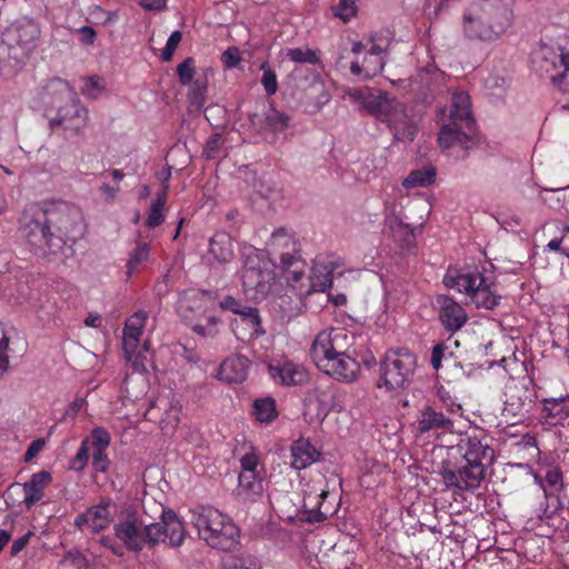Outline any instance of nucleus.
<instances>
[{"instance_id":"1","label":"nucleus","mask_w":569,"mask_h":569,"mask_svg":"<svg viewBox=\"0 0 569 569\" xmlns=\"http://www.w3.org/2000/svg\"><path fill=\"white\" fill-rule=\"evenodd\" d=\"M20 231L33 253L56 260L83 236V217L79 208L67 202L30 204L22 213Z\"/></svg>"},{"instance_id":"38","label":"nucleus","mask_w":569,"mask_h":569,"mask_svg":"<svg viewBox=\"0 0 569 569\" xmlns=\"http://www.w3.org/2000/svg\"><path fill=\"white\" fill-rule=\"evenodd\" d=\"M124 358L132 365V368L137 372H146L150 362L149 358V342L144 341L142 345L139 343V348H133L131 352H123Z\"/></svg>"},{"instance_id":"2","label":"nucleus","mask_w":569,"mask_h":569,"mask_svg":"<svg viewBox=\"0 0 569 569\" xmlns=\"http://www.w3.org/2000/svg\"><path fill=\"white\" fill-rule=\"evenodd\" d=\"M355 337L345 328H328L320 331L311 346L310 356L316 367L332 379L352 383L361 372L360 363L349 350Z\"/></svg>"},{"instance_id":"23","label":"nucleus","mask_w":569,"mask_h":569,"mask_svg":"<svg viewBox=\"0 0 569 569\" xmlns=\"http://www.w3.org/2000/svg\"><path fill=\"white\" fill-rule=\"evenodd\" d=\"M251 124L260 132H280L288 128L289 117L272 106L263 107L261 111L250 116Z\"/></svg>"},{"instance_id":"47","label":"nucleus","mask_w":569,"mask_h":569,"mask_svg":"<svg viewBox=\"0 0 569 569\" xmlns=\"http://www.w3.org/2000/svg\"><path fill=\"white\" fill-rule=\"evenodd\" d=\"M331 10L335 17L349 22L357 13V6L353 0H338Z\"/></svg>"},{"instance_id":"13","label":"nucleus","mask_w":569,"mask_h":569,"mask_svg":"<svg viewBox=\"0 0 569 569\" xmlns=\"http://www.w3.org/2000/svg\"><path fill=\"white\" fill-rule=\"evenodd\" d=\"M114 503L110 499L88 508L74 519V526L84 533H98L107 529L114 518Z\"/></svg>"},{"instance_id":"11","label":"nucleus","mask_w":569,"mask_h":569,"mask_svg":"<svg viewBox=\"0 0 569 569\" xmlns=\"http://www.w3.org/2000/svg\"><path fill=\"white\" fill-rule=\"evenodd\" d=\"M89 123V110L76 97L57 110L49 124L52 129L62 128L76 134L81 133Z\"/></svg>"},{"instance_id":"14","label":"nucleus","mask_w":569,"mask_h":569,"mask_svg":"<svg viewBox=\"0 0 569 569\" xmlns=\"http://www.w3.org/2000/svg\"><path fill=\"white\" fill-rule=\"evenodd\" d=\"M486 470L478 465L467 463L456 470L446 468L441 471L443 483L448 488H455L460 491L475 490L480 487L485 479Z\"/></svg>"},{"instance_id":"9","label":"nucleus","mask_w":569,"mask_h":569,"mask_svg":"<svg viewBox=\"0 0 569 569\" xmlns=\"http://www.w3.org/2000/svg\"><path fill=\"white\" fill-rule=\"evenodd\" d=\"M417 367V356L408 348L389 349L380 362L378 387L396 392L408 388L413 381Z\"/></svg>"},{"instance_id":"26","label":"nucleus","mask_w":569,"mask_h":569,"mask_svg":"<svg viewBox=\"0 0 569 569\" xmlns=\"http://www.w3.org/2000/svg\"><path fill=\"white\" fill-rule=\"evenodd\" d=\"M452 427V420L441 411H437L432 406L425 405L419 410L417 429L420 433H426L432 430L449 431Z\"/></svg>"},{"instance_id":"45","label":"nucleus","mask_w":569,"mask_h":569,"mask_svg":"<svg viewBox=\"0 0 569 569\" xmlns=\"http://www.w3.org/2000/svg\"><path fill=\"white\" fill-rule=\"evenodd\" d=\"M300 300L301 299L297 297L296 300H293L289 296H279L274 299L273 303L279 308L282 313V318L291 319L300 312Z\"/></svg>"},{"instance_id":"16","label":"nucleus","mask_w":569,"mask_h":569,"mask_svg":"<svg viewBox=\"0 0 569 569\" xmlns=\"http://www.w3.org/2000/svg\"><path fill=\"white\" fill-rule=\"evenodd\" d=\"M266 256L273 262L274 268L277 269L300 254L298 243L293 236L284 229H278L271 234V238L267 243Z\"/></svg>"},{"instance_id":"48","label":"nucleus","mask_w":569,"mask_h":569,"mask_svg":"<svg viewBox=\"0 0 569 569\" xmlns=\"http://www.w3.org/2000/svg\"><path fill=\"white\" fill-rule=\"evenodd\" d=\"M240 473H260L266 472L258 453L254 450L247 452L240 459Z\"/></svg>"},{"instance_id":"15","label":"nucleus","mask_w":569,"mask_h":569,"mask_svg":"<svg viewBox=\"0 0 569 569\" xmlns=\"http://www.w3.org/2000/svg\"><path fill=\"white\" fill-rule=\"evenodd\" d=\"M268 371L273 382L281 386H301L309 380L307 369L288 358L270 360Z\"/></svg>"},{"instance_id":"24","label":"nucleus","mask_w":569,"mask_h":569,"mask_svg":"<svg viewBox=\"0 0 569 569\" xmlns=\"http://www.w3.org/2000/svg\"><path fill=\"white\" fill-rule=\"evenodd\" d=\"M471 130L472 126H462L457 123V121L448 120L439 131L438 142L442 149H449L455 146L466 149L470 141Z\"/></svg>"},{"instance_id":"6","label":"nucleus","mask_w":569,"mask_h":569,"mask_svg":"<svg viewBox=\"0 0 569 569\" xmlns=\"http://www.w3.org/2000/svg\"><path fill=\"white\" fill-rule=\"evenodd\" d=\"M191 523L199 538L211 548L230 551L239 543V528L230 517L213 507L201 506L193 510Z\"/></svg>"},{"instance_id":"4","label":"nucleus","mask_w":569,"mask_h":569,"mask_svg":"<svg viewBox=\"0 0 569 569\" xmlns=\"http://www.w3.org/2000/svg\"><path fill=\"white\" fill-rule=\"evenodd\" d=\"M511 11L502 0H480L462 16V33L470 41H497L511 26Z\"/></svg>"},{"instance_id":"57","label":"nucleus","mask_w":569,"mask_h":569,"mask_svg":"<svg viewBox=\"0 0 569 569\" xmlns=\"http://www.w3.org/2000/svg\"><path fill=\"white\" fill-rule=\"evenodd\" d=\"M91 439L96 449H107L111 441L110 433L102 427L91 431Z\"/></svg>"},{"instance_id":"43","label":"nucleus","mask_w":569,"mask_h":569,"mask_svg":"<svg viewBox=\"0 0 569 569\" xmlns=\"http://www.w3.org/2000/svg\"><path fill=\"white\" fill-rule=\"evenodd\" d=\"M307 97L318 107H322L328 103L331 98L325 87V83L319 78H316L310 82L307 89Z\"/></svg>"},{"instance_id":"61","label":"nucleus","mask_w":569,"mask_h":569,"mask_svg":"<svg viewBox=\"0 0 569 569\" xmlns=\"http://www.w3.org/2000/svg\"><path fill=\"white\" fill-rule=\"evenodd\" d=\"M545 479L549 486L557 487L562 482V472L557 466H549Z\"/></svg>"},{"instance_id":"51","label":"nucleus","mask_w":569,"mask_h":569,"mask_svg":"<svg viewBox=\"0 0 569 569\" xmlns=\"http://www.w3.org/2000/svg\"><path fill=\"white\" fill-rule=\"evenodd\" d=\"M260 68L263 71L261 83L264 91L270 96L274 94L278 90L276 72L270 69L268 62H263Z\"/></svg>"},{"instance_id":"63","label":"nucleus","mask_w":569,"mask_h":569,"mask_svg":"<svg viewBox=\"0 0 569 569\" xmlns=\"http://www.w3.org/2000/svg\"><path fill=\"white\" fill-rule=\"evenodd\" d=\"M223 64L228 68H234L240 61L239 51L237 48L227 49L221 57Z\"/></svg>"},{"instance_id":"55","label":"nucleus","mask_w":569,"mask_h":569,"mask_svg":"<svg viewBox=\"0 0 569 569\" xmlns=\"http://www.w3.org/2000/svg\"><path fill=\"white\" fill-rule=\"evenodd\" d=\"M370 48L368 53L371 56L383 57V53L387 51L389 41L385 37L380 34H372L369 39Z\"/></svg>"},{"instance_id":"31","label":"nucleus","mask_w":569,"mask_h":569,"mask_svg":"<svg viewBox=\"0 0 569 569\" xmlns=\"http://www.w3.org/2000/svg\"><path fill=\"white\" fill-rule=\"evenodd\" d=\"M51 481V475L47 471L33 473L28 482L23 485V503L27 509H31L44 497V489Z\"/></svg>"},{"instance_id":"44","label":"nucleus","mask_w":569,"mask_h":569,"mask_svg":"<svg viewBox=\"0 0 569 569\" xmlns=\"http://www.w3.org/2000/svg\"><path fill=\"white\" fill-rule=\"evenodd\" d=\"M223 569H261L257 558L250 555L229 556L223 561Z\"/></svg>"},{"instance_id":"56","label":"nucleus","mask_w":569,"mask_h":569,"mask_svg":"<svg viewBox=\"0 0 569 569\" xmlns=\"http://www.w3.org/2000/svg\"><path fill=\"white\" fill-rule=\"evenodd\" d=\"M182 39V34L180 31L176 30L173 31L170 37L168 38V41L166 43L164 49L162 50L161 58L163 61H170L173 57V53L180 43Z\"/></svg>"},{"instance_id":"37","label":"nucleus","mask_w":569,"mask_h":569,"mask_svg":"<svg viewBox=\"0 0 569 569\" xmlns=\"http://www.w3.org/2000/svg\"><path fill=\"white\" fill-rule=\"evenodd\" d=\"M436 180V169L426 167L411 171L402 181L406 189L425 188L431 186Z\"/></svg>"},{"instance_id":"46","label":"nucleus","mask_w":569,"mask_h":569,"mask_svg":"<svg viewBox=\"0 0 569 569\" xmlns=\"http://www.w3.org/2000/svg\"><path fill=\"white\" fill-rule=\"evenodd\" d=\"M286 56L291 61L299 63L317 64L320 61L318 51L309 48H290L287 50Z\"/></svg>"},{"instance_id":"5","label":"nucleus","mask_w":569,"mask_h":569,"mask_svg":"<svg viewBox=\"0 0 569 569\" xmlns=\"http://www.w3.org/2000/svg\"><path fill=\"white\" fill-rule=\"evenodd\" d=\"M114 538L129 551L139 552L160 543L162 536L158 523L139 506H126L117 515Z\"/></svg>"},{"instance_id":"42","label":"nucleus","mask_w":569,"mask_h":569,"mask_svg":"<svg viewBox=\"0 0 569 569\" xmlns=\"http://www.w3.org/2000/svg\"><path fill=\"white\" fill-rule=\"evenodd\" d=\"M253 415L260 422H270L277 417L276 402L272 398L258 399L253 403Z\"/></svg>"},{"instance_id":"30","label":"nucleus","mask_w":569,"mask_h":569,"mask_svg":"<svg viewBox=\"0 0 569 569\" xmlns=\"http://www.w3.org/2000/svg\"><path fill=\"white\" fill-rule=\"evenodd\" d=\"M320 451L308 439L300 438L291 446V466L302 470L317 462Z\"/></svg>"},{"instance_id":"17","label":"nucleus","mask_w":569,"mask_h":569,"mask_svg":"<svg viewBox=\"0 0 569 569\" xmlns=\"http://www.w3.org/2000/svg\"><path fill=\"white\" fill-rule=\"evenodd\" d=\"M337 267H339V263L333 257L318 254L308 274L311 283L306 288L309 290V295L312 292H323L328 289L332 283V273Z\"/></svg>"},{"instance_id":"25","label":"nucleus","mask_w":569,"mask_h":569,"mask_svg":"<svg viewBox=\"0 0 569 569\" xmlns=\"http://www.w3.org/2000/svg\"><path fill=\"white\" fill-rule=\"evenodd\" d=\"M385 231L401 247L409 244L413 234L407 223L396 214V204L385 202Z\"/></svg>"},{"instance_id":"50","label":"nucleus","mask_w":569,"mask_h":569,"mask_svg":"<svg viewBox=\"0 0 569 569\" xmlns=\"http://www.w3.org/2000/svg\"><path fill=\"white\" fill-rule=\"evenodd\" d=\"M104 87L98 77H88L81 87V93L89 99H98L103 92Z\"/></svg>"},{"instance_id":"12","label":"nucleus","mask_w":569,"mask_h":569,"mask_svg":"<svg viewBox=\"0 0 569 569\" xmlns=\"http://www.w3.org/2000/svg\"><path fill=\"white\" fill-rule=\"evenodd\" d=\"M181 409L179 400L158 397L156 401L150 403L144 417L147 420L158 423L164 433H171L180 422Z\"/></svg>"},{"instance_id":"53","label":"nucleus","mask_w":569,"mask_h":569,"mask_svg":"<svg viewBox=\"0 0 569 569\" xmlns=\"http://www.w3.org/2000/svg\"><path fill=\"white\" fill-rule=\"evenodd\" d=\"M223 147L220 133L212 134L206 142L203 154L207 159H216L220 156Z\"/></svg>"},{"instance_id":"33","label":"nucleus","mask_w":569,"mask_h":569,"mask_svg":"<svg viewBox=\"0 0 569 569\" xmlns=\"http://www.w3.org/2000/svg\"><path fill=\"white\" fill-rule=\"evenodd\" d=\"M470 98L466 92H455L451 98V107L448 120L457 121L462 126H473L470 109Z\"/></svg>"},{"instance_id":"62","label":"nucleus","mask_w":569,"mask_h":569,"mask_svg":"<svg viewBox=\"0 0 569 569\" xmlns=\"http://www.w3.org/2000/svg\"><path fill=\"white\" fill-rule=\"evenodd\" d=\"M99 542L101 546L108 548L111 550V552L114 555V556H118V557H122L123 556V549H122V546L119 545L113 537H110V536H102L100 539H99Z\"/></svg>"},{"instance_id":"22","label":"nucleus","mask_w":569,"mask_h":569,"mask_svg":"<svg viewBox=\"0 0 569 569\" xmlns=\"http://www.w3.org/2000/svg\"><path fill=\"white\" fill-rule=\"evenodd\" d=\"M162 539L160 543L167 542L171 547H180L186 539V529L177 513L171 509L161 507V522H157Z\"/></svg>"},{"instance_id":"3","label":"nucleus","mask_w":569,"mask_h":569,"mask_svg":"<svg viewBox=\"0 0 569 569\" xmlns=\"http://www.w3.org/2000/svg\"><path fill=\"white\" fill-rule=\"evenodd\" d=\"M347 96L362 110L387 123L398 141H412L417 134V122L407 112L406 106L388 92L370 87L353 88Z\"/></svg>"},{"instance_id":"58","label":"nucleus","mask_w":569,"mask_h":569,"mask_svg":"<svg viewBox=\"0 0 569 569\" xmlns=\"http://www.w3.org/2000/svg\"><path fill=\"white\" fill-rule=\"evenodd\" d=\"M89 440L86 439L81 442V446L78 450V453L71 461V468L74 470H82L89 459V448H88Z\"/></svg>"},{"instance_id":"19","label":"nucleus","mask_w":569,"mask_h":569,"mask_svg":"<svg viewBox=\"0 0 569 569\" xmlns=\"http://www.w3.org/2000/svg\"><path fill=\"white\" fill-rule=\"evenodd\" d=\"M436 303L439 309V319L447 331L457 332L467 322L468 315L465 308L453 298L439 295Z\"/></svg>"},{"instance_id":"18","label":"nucleus","mask_w":569,"mask_h":569,"mask_svg":"<svg viewBox=\"0 0 569 569\" xmlns=\"http://www.w3.org/2000/svg\"><path fill=\"white\" fill-rule=\"evenodd\" d=\"M277 270L284 278L288 287L295 291L297 298L302 299L309 296V290L305 287H309L310 278L306 273L307 263L301 256L293 258V260L277 268Z\"/></svg>"},{"instance_id":"10","label":"nucleus","mask_w":569,"mask_h":569,"mask_svg":"<svg viewBox=\"0 0 569 569\" xmlns=\"http://www.w3.org/2000/svg\"><path fill=\"white\" fill-rule=\"evenodd\" d=\"M39 36V27L33 21H14L4 30L2 44L10 59L23 63L37 47Z\"/></svg>"},{"instance_id":"41","label":"nucleus","mask_w":569,"mask_h":569,"mask_svg":"<svg viewBox=\"0 0 569 569\" xmlns=\"http://www.w3.org/2000/svg\"><path fill=\"white\" fill-rule=\"evenodd\" d=\"M150 244L147 242H137L136 247L131 250L127 262V274L132 276L140 264L149 259Z\"/></svg>"},{"instance_id":"64","label":"nucleus","mask_w":569,"mask_h":569,"mask_svg":"<svg viewBox=\"0 0 569 569\" xmlns=\"http://www.w3.org/2000/svg\"><path fill=\"white\" fill-rule=\"evenodd\" d=\"M447 347L442 343H438L432 348L431 351V366L435 370H439L441 368V361L445 356Z\"/></svg>"},{"instance_id":"49","label":"nucleus","mask_w":569,"mask_h":569,"mask_svg":"<svg viewBox=\"0 0 569 569\" xmlns=\"http://www.w3.org/2000/svg\"><path fill=\"white\" fill-rule=\"evenodd\" d=\"M220 319L217 317H209L206 321V325L196 323L192 326V330L201 337L214 338L220 331Z\"/></svg>"},{"instance_id":"32","label":"nucleus","mask_w":569,"mask_h":569,"mask_svg":"<svg viewBox=\"0 0 569 569\" xmlns=\"http://www.w3.org/2000/svg\"><path fill=\"white\" fill-rule=\"evenodd\" d=\"M239 495L244 499L254 500L261 497L266 488V472L239 473Z\"/></svg>"},{"instance_id":"28","label":"nucleus","mask_w":569,"mask_h":569,"mask_svg":"<svg viewBox=\"0 0 569 569\" xmlns=\"http://www.w3.org/2000/svg\"><path fill=\"white\" fill-rule=\"evenodd\" d=\"M250 361L244 356H230L219 369V379L228 383H240L247 379Z\"/></svg>"},{"instance_id":"60","label":"nucleus","mask_w":569,"mask_h":569,"mask_svg":"<svg viewBox=\"0 0 569 569\" xmlns=\"http://www.w3.org/2000/svg\"><path fill=\"white\" fill-rule=\"evenodd\" d=\"M569 401V396L567 398H555L549 400L548 409L550 411H555L556 415H569V407L567 402Z\"/></svg>"},{"instance_id":"27","label":"nucleus","mask_w":569,"mask_h":569,"mask_svg":"<svg viewBox=\"0 0 569 569\" xmlns=\"http://www.w3.org/2000/svg\"><path fill=\"white\" fill-rule=\"evenodd\" d=\"M148 320V312L139 310L127 319L122 332L123 352H131L139 348L140 339Z\"/></svg>"},{"instance_id":"52","label":"nucleus","mask_w":569,"mask_h":569,"mask_svg":"<svg viewBox=\"0 0 569 569\" xmlns=\"http://www.w3.org/2000/svg\"><path fill=\"white\" fill-rule=\"evenodd\" d=\"M61 566H71L74 569H89L87 558L80 551H68L60 560Z\"/></svg>"},{"instance_id":"29","label":"nucleus","mask_w":569,"mask_h":569,"mask_svg":"<svg viewBox=\"0 0 569 569\" xmlns=\"http://www.w3.org/2000/svg\"><path fill=\"white\" fill-rule=\"evenodd\" d=\"M76 97L68 81L61 78L48 80L39 92V98L44 106L54 104L62 100H70Z\"/></svg>"},{"instance_id":"54","label":"nucleus","mask_w":569,"mask_h":569,"mask_svg":"<svg viewBox=\"0 0 569 569\" xmlns=\"http://www.w3.org/2000/svg\"><path fill=\"white\" fill-rule=\"evenodd\" d=\"M177 72L179 80L182 84L191 83L194 76V61L192 58H187L178 67Z\"/></svg>"},{"instance_id":"34","label":"nucleus","mask_w":569,"mask_h":569,"mask_svg":"<svg viewBox=\"0 0 569 569\" xmlns=\"http://www.w3.org/2000/svg\"><path fill=\"white\" fill-rule=\"evenodd\" d=\"M220 307L224 310H230L236 315H239L243 321L251 326L256 330L260 323V317L258 310L253 307L242 305L240 301L232 297H226L220 302Z\"/></svg>"},{"instance_id":"36","label":"nucleus","mask_w":569,"mask_h":569,"mask_svg":"<svg viewBox=\"0 0 569 569\" xmlns=\"http://www.w3.org/2000/svg\"><path fill=\"white\" fill-rule=\"evenodd\" d=\"M209 253L219 262H229L233 258V244L226 233H217L210 240Z\"/></svg>"},{"instance_id":"7","label":"nucleus","mask_w":569,"mask_h":569,"mask_svg":"<svg viewBox=\"0 0 569 569\" xmlns=\"http://www.w3.org/2000/svg\"><path fill=\"white\" fill-rule=\"evenodd\" d=\"M443 283L465 295L467 303L477 309L493 310L501 300L495 282L477 268L449 269L443 277Z\"/></svg>"},{"instance_id":"20","label":"nucleus","mask_w":569,"mask_h":569,"mask_svg":"<svg viewBox=\"0 0 569 569\" xmlns=\"http://www.w3.org/2000/svg\"><path fill=\"white\" fill-rule=\"evenodd\" d=\"M458 447L467 463L478 465L479 467H483L485 470L495 459L493 449L487 441L477 437L468 436L462 438Z\"/></svg>"},{"instance_id":"21","label":"nucleus","mask_w":569,"mask_h":569,"mask_svg":"<svg viewBox=\"0 0 569 569\" xmlns=\"http://www.w3.org/2000/svg\"><path fill=\"white\" fill-rule=\"evenodd\" d=\"M536 395L523 383H513L507 387L505 410L513 416L523 417L535 406Z\"/></svg>"},{"instance_id":"35","label":"nucleus","mask_w":569,"mask_h":569,"mask_svg":"<svg viewBox=\"0 0 569 569\" xmlns=\"http://www.w3.org/2000/svg\"><path fill=\"white\" fill-rule=\"evenodd\" d=\"M385 64V57H375L368 53L362 64L358 61L351 62L350 71L353 76H363L365 79H371L383 70Z\"/></svg>"},{"instance_id":"8","label":"nucleus","mask_w":569,"mask_h":569,"mask_svg":"<svg viewBox=\"0 0 569 569\" xmlns=\"http://www.w3.org/2000/svg\"><path fill=\"white\" fill-rule=\"evenodd\" d=\"M242 257V287L252 299L261 300L268 297L276 283L274 264L266 256L251 246H244Z\"/></svg>"},{"instance_id":"40","label":"nucleus","mask_w":569,"mask_h":569,"mask_svg":"<svg viewBox=\"0 0 569 569\" xmlns=\"http://www.w3.org/2000/svg\"><path fill=\"white\" fill-rule=\"evenodd\" d=\"M208 79L204 74L198 76L191 83L188 100L194 108L200 109L206 102Z\"/></svg>"},{"instance_id":"39","label":"nucleus","mask_w":569,"mask_h":569,"mask_svg":"<svg viewBox=\"0 0 569 569\" xmlns=\"http://www.w3.org/2000/svg\"><path fill=\"white\" fill-rule=\"evenodd\" d=\"M168 186L163 187V190L157 194L156 199L151 203L149 214L146 219V224L149 228H156L163 222V208L167 202Z\"/></svg>"},{"instance_id":"59","label":"nucleus","mask_w":569,"mask_h":569,"mask_svg":"<svg viewBox=\"0 0 569 569\" xmlns=\"http://www.w3.org/2000/svg\"><path fill=\"white\" fill-rule=\"evenodd\" d=\"M92 465L97 471L104 472L108 469L109 460L106 449H96L92 455Z\"/></svg>"}]
</instances>
